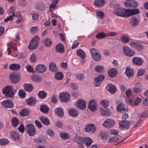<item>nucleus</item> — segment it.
<instances>
[{
    "label": "nucleus",
    "mask_w": 148,
    "mask_h": 148,
    "mask_svg": "<svg viewBox=\"0 0 148 148\" xmlns=\"http://www.w3.org/2000/svg\"><path fill=\"white\" fill-rule=\"evenodd\" d=\"M40 110L42 113L47 114L49 111V109L46 105H42L40 106Z\"/></svg>",
    "instance_id": "58836bf2"
},
{
    "label": "nucleus",
    "mask_w": 148,
    "mask_h": 148,
    "mask_svg": "<svg viewBox=\"0 0 148 148\" xmlns=\"http://www.w3.org/2000/svg\"><path fill=\"white\" fill-rule=\"evenodd\" d=\"M19 123V120L16 117H14L11 120V123L12 125L14 127H16Z\"/></svg>",
    "instance_id": "49530a36"
},
{
    "label": "nucleus",
    "mask_w": 148,
    "mask_h": 148,
    "mask_svg": "<svg viewBox=\"0 0 148 148\" xmlns=\"http://www.w3.org/2000/svg\"><path fill=\"white\" fill-rule=\"evenodd\" d=\"M10 134L12 138L13 139L18 140L20 138V136L17 132L13 131H11Z\"/></svg>",
    "instance_id": "4c0bfd02"
},
{
    "label": "nucleus",
    "mask_w": 148,
    "mask_h": 148,
    "mask_svg": "<svg viewBox=\"0 0 148 148\" xmlns=\"http://www.w3.org/2000/svg\"><path fill=\"white\" fill-rule=\"evenodd\" d=\"M39 119L42 123L45 125H48L49 124V120L46 117L44 116H40Z\"/></svg>",
    "instance_id": "72a5a7b5"
},
{
    "label": "nucleus",
    "mask_w": 148,
    "mask_h": 148,
    "mask_svg": "<svg viewBox=\"0 0 148 148\" xmlns=\"http://www.w3.org/2000/svg\"><path fill=\"white\" fill-rule=\"evenodd\" d=\"M130 45L133 48L139 51L142 50L144 48L143 45L138 42H132L130 43Z\"/></svg>",
    "instance_id": "9d476101"
},
{
    "label": "nucleus",
    "mask_w": 148,
    "mask_h": 148,
    "mask_svg": "<svg viewBox=\"0 0 148 148\" xmlns=\"http://www.w3.org/2000/svg\"><path fill=\"white\" fill-rule=\"evenodd\" d=\"M90 52L92 58L95 61H98L101 59V55L99 51L95 49H91Z\"/></svg>",
    "instance_id": "20e7f679"
},
{
    "label": "nucleus",
    "mask_w": 148,
    "mask_h": 148,
    "mask_svg": "<svg viewBox=\"0 0 148 148\" xmlns=\"http://www.w3.org/2000/svg\"><path fill=\"white\" fill-rule=\"evenodd\" d=\"M96 16L100 19H102L104 17V14L102 11H97L96 12Z\"/></svg>",
    "instance_id": "603ef678"
},
{
    "label": "nucleus",
    "mask_w": 148,
    "mask_h": 148,
    "mask_svg": "<svg viewBox=\"0 0 148 148\" xmlns=\"http://www.w3.org/2000/svg\"><path fill=\"white\" fill-rule=\"evenodd\" d=\"M142 90V87L139 83H137L134 86V92L136 93L141 92Z\"/></svg>",
    "instance_id": "c756f323"
},
{
    "label": "nucleus",
    "mask_w": 148,
    "mask_h": 148,
    "mask_svg": "<svg viewBox=\"0 0 148 148\" xmlns=\"http://www.w3.org/2000/svg\"><path fill=\"white\" fill-rule=\"evenodd\" d=\"M75 77L77 80L81 81L84 79V75L83 74L79 73L76 75Z\"/></svg>",
    "instance_id": "5fc2aeb1"
},
{
    "label": "nucleus",
    "mask_w": 148,
    "mask_h": 148,
    "mask_svg": "<svg viewBox=\"0 0 148 148\" xmlns=\"http://www.w3.org/2000/svg\"><path fill=\"white\" fill-rule=\"evenodd\" d=\"M117 7L114 8L113 12V14L117 16L127 18L133 15H137L140 13V11L138 8L134 9H126L119 7L117 5Z\"/></svg>",
    "instance_id": "f257e3e1"
},
{
    "label": "nucleus",
    "mask_w": 148,
    "mask_h": 148,
    "mask_svg": "<svg viewBox=\"0 0 148 148\" xmlns=\"http://www.w3.org/2000/svg\"><path fill=\"white\" fill-rule=\"evenodd\" d=\"M79 108L81 109H84L86 107V103L85 101L82 99H79L77 102Z\"/></svg>",
    "instance_id": "bb28decb"
},
{
    "label": "nucleus",
    "mask_w": 148,
    "mask_h": 148,
    "mask_svg": "<svg viewBox=\"0 0 148 148\" xmlns=\"http://www.w3.org/2000/svg\"><path fill=\"white\" fill-rule=\"evenodd\" d=\"M8 140L7 139H0V145H4L8 143Z\"/></svg>",
    "instance_id": "6e6d98bb"
},
{
    "label": "nucleus",
    "mask_w": 148,
    "mask_h": 148,
    "mask_svg": "<svg viewBox=\"0 0 148 148\" xmlns=\"http://www.w3.org/2000/svg\"><path fill=\"white\" fill-rule=\"evenodd\" d=\"M100 136L103 140H105L107 139V136L105 132H101L99 134Z\"/></svg>",
    "instance_id": "13d9d810"
},
{
    "label": "nucleus",
    "mask_w": 148,
    "mask_h": 148,
    "mask_svg": "<svg viewBox=\"0 0 148 148\" xmlns=\"http://www.w3.org/2000/svg\"><path fill=\"white\" fill-rule=\"evenodd\" d=\"M96 130V128L93 124H88L85 127V130L86 132L93 133Z\"/></svg>",
    "instance_id": "f3484780"
},
{
    "label": "nucleus",
    "mask_w": 148,
    "mask_h": 148,
    "mask_svg": "<svg viewBox=\"0 0 148 148\" xmlns=\"http://www.w3.org/2000/svg\"><path fill=\"white\" fill-rule=\"evenodd\" d=\"M23 87L24 89L27 92H31L33 89V86L31 84H26L24 85Z\"/></svg>",
    "instance_id": "c9c22d12"
},
{
    "label": "nucleus",
    "mask_w": 148,
    "mask_h": 148,
    "mask_svg": "<svg viewBox=\"0 0 148 148\" xmlns=\"http://www.w3.org/2000/svg\"><path fill=\"white\" fill-rule=\"evenodd\" d=\"M32 80L35 82H38L41 80V77L39 75H36L32 76Z\"/></svg>",
    "instance_id": "8fccbe9b"
},
{
    "label": "nucleus",
    "mask_w": 148,
    "mask_h": 148,
    "mask_svg": "<svg viewBox=\"0 0 148 148\" xmlns=\"http://www.w3.org/2000/svg\"><path fill=\"white\" fill-rule=\"evenodd\" d=\"M43 42L45 46L47 47H50L52 43L51 39L48 38H47L44 40Z\"/></svg>",
    "instance_id": "79ce46f5"
},
{
    "label": "nucleus",
    "mask_w": 148,
    "mask_h": 148,
    "mask_svg": "<svg viewBox=\"0 0 148 148\" xmlns=\"http://www.w3.org/2000/svg\"><path fill=\"white\" fill-rule=\"evenodd\" d=\"M47 69L45 65L42 64H39L35 67V70L36 73H42L46 71Z\"/></svg>",
    "instance_id": "f8f14e48"
},
{
    "label": "nucleus",
    "mask_w": 148,
    "mask_h": 148,
    "mask_svg": "<svg viewBox=\"0 0 148 148\" xmlns=\"http://www.w3.org/2000/svg\"><path fill=\"white\" fill-rule=\"evenodd\" d=\"M55 78L58 80H61L63 77V74L61 72H57L55 75Z\"/></svg>",
    "instance_id": "de8ad7c7"
},
{
    "label": "nucleus",
    "mask_w": 148,
    "mask_h": 148,
    "mask_svg": "<svg viewBox=\"0 0 148 148\" xmlns=\"http://www.w3.org/2000/svg\"><path fill=\"white\" fill-rule=\"evenodd\" d=\"M2 105L6 108H12L14 105L12 101L10 99L4 100L1 102Z\"/></svg>",
    "instance_id": "9b49d317"
},
{
    "label": "nucleus",
    "mask_w": 148,
    "mask_h": 148,
    "mask_svg": "<svg viewBox=\"0 0 148 148\" xmlns=\"http://www.w3.org/2000/svg\"><path fill=\"white\" fill-rule=\"evenodd\" d=\"M60 136L61 138L64 140H67L69 138L68 134L66 133H61L60 134Z\"/></svg>",
    "instance_id": "3c124183"
},
{
    "label": "nucleus",
    "mask_w": 148,
    "mask_h": 148,
    "mask_svg": "<svg viewBox=\"0 0 148 148\" xmlns=\"http://www.w3.org/2000/svg\"><path fill=\"white\" fill-rule=\"evenodd\" d=\"M36 102L35 99L33 97H31L28 99L26 101L27 105L30 106L34 105Z\"/></svg>",
    "instance_id": "473e14b6"
},
{
    "label": "nucleus",
    "mask_w": 148,
    "mask_h": 148,
    "mask_svg": "<svg viewBox=\"0 0 148 148\" xmlns=\"http://www.w3.org/2000/svg\"><path fill=\"white\" fill-rule=\"evenodd\" d=\"M38 29L37 27H31L30 31L32 33L35 34L37 31Z\"/></svg>",
    "instance_id": "69168bd1"
},
{
    "label": "nucleus",
    "mask_w": 148,
    "mask_h": 148,
    "mask_svg": "<svg viewBox=\"0 0 148 148\" xmlns=\"http://www.w3.org/2000/svg\"><path fill=\"white\" fill-rule=\"evenodd\" d=\"M74 141L78 144L79 148H84V138L76 136L75 138Z\"/></svg>",
    "instance_id": "2eb2a0df"
},
{
    "label": "nucleus",
    "mask_w": 148,
    "mask_h": 148,
    "mask_svg": "<svg viewBox=\"0 0 148 148\" xmlns=\"http://www.w3.org/2000/svg\"><path fill=\"white\" fill-rule=\"evenodd\" d=\"M95 71L96 72L102 73L104 71V67L101 65H97L95 68Z\"/></svg>",
    "instance_id": "37998d69"
},
{
    "label": "nucleus",
    "mask_w": 148,
    "mask_h": 148,
    "mask_svg": "<svg viewBox=\"0 0 148 148\" xmlns=\"http://www.w3.org/2000/svg\"><path fill=\"white\" fill-rule=\"evenodd\" d=\"M123 51L124 54L127 56L132 57L134 55V51L127 47L123 46Z\"/></svg>",
    "instance_id": "1a4fd4ad"
},
{
    "label": "nucleus",
    "mask_w": 148,
    "mask_h": 148,
    "mask_svg": "<svg viewBox=\"0 0 148 148\" xmlns=\"http://www.w3.org/2000/svg\"><path fill=\"white\" fill-rule=\"evenodd\" d=\"M59 99L62 102H66L70 99V95L67 92H62L60 94Z\"/></svg>",
    "instance_id": "6e6552de"
},
{
    "label": "nucleus",
    "mask_w": 148,
    "mask_h": 148,
    "mask_svg": "<svg viewBox=\"0 0 148 148\" xmlns=\"http://www.w3.org/2000/svg\"><path fill=\"white\" fill-rule=\"evenodd\" d=\"M26 69L28 72L31 73H34V71L32 66L30 65H28L26 66Z\"/></svg>",
    "instance_id": "0e129e2a"
},
{
    "label": "nucleus",
    "mask_w": 148,
    "mask_h": 148,
    "mask_svg": "<svg viewBox=\"0 0 148 148\" xmlns=\"http://www.w3.org/2000/svg\"><path fill=\"white\" fill-rule=\"evenodd\" d=\"M100 112L102 115L107 116H109L111 113L109 109L106 108L103 109L102 108H100Z\"/></svg>",
    "instance_id": "393cba45"
},
{
    "label": "nucleus",
    "mask_w": 148,
    "mask_h": 148,
    "mask_svg": "<svg viewBox=\"0 0 148 148\" xmlns=\"http://www.w3.org/2000/svg\"><path fill=\"white\" fill-rule=\"evenodd\" d=\"M22 18V16L20 14H18L17 16V19L16 21V24L19 23L21 21Z\"/></svg>",
    "instance_id": "338daca9"
},
{
    "label": "nucleus",
    "mask_w": 148,
    "mask_h": 148,
    "mask_svg": "<svg viewBox=\"0 0 148 148\" xmlns=\"http://www.w3.org/2000/svg\"><path fill=\"white\" fill-rule=\"evenodd\" d=\"M40 38L38 36H35L30 41L28 45V48L30 50L35 49L38 46Z\"/></svg>",
    "instance_id": "f03ea898"
},
{
    "label": "nucleus",
    "mask_w": 148,
    "mask_h": 148,
    "mask_svg": "<svg viewBox=\"0 0 148 148\" xmlns=\"http://www.w3.org/2000/svg\"><path fill=\"white\" fill-rule=\"evenodd\" d=\"M108 90L109 92L112 93H114L116 92V88L113 84H108Z\"/></svg>",
    "instance_id": "ea45409f"
},
{
    "label": "nucleus",
    "mask_w": 148,
    "mask_h": 148,
    "mask_svg": "<svg viewBox=\"0 0 148 148\" xmlns=\"http://www.w3.org/2000/svg\"><path fill=\"white\" fill-rule=\"evenodd\" d=\"M26 132L29 136H33L36 133V130L34 125L32 124H29L25 127Z\"/></svg>",
    "instance_id": "39448f33"
},
{
    "label": "nucleus",
    "mask_w": 148,
    "mask_h": 148,
    "mask_svg": "<svg viewBox=\"0 0 148 148\" xmlns=\"http://www.w3.org/2000/svg\"><path fill=\"white\" fill-rule=\"evenodd\" d=\"M35 8L36 9L39 11H44L45 9V6L42 3H38L35 4Z\"/></svg>",
    "instance_id": "4be33fe9"
},
{
    "label": "nucleus",
    "mask_w": 148,
    "mask_h": 148,
    "mask_svg": "<svg viewBox=\"0 0 148 148\" xmlns=\"http://www.w3.org/2000/svg\"><path fill=\"white\" fill-rule=\"evenodd\" d=\"M139 23V20L135 17H132L130 18V23L132 26L136 27Z\"/></svg>",
    "instance_id": "412c9836"
},
{
    "label": "nucleus",
    "mask_w": 148,
    "mask_h": 148,
    "mask_svg": "<svg viewBox=\"0 0 148 148\" xmlns=\"http://www.w3.org/2000/svg\"><path fill=\"white\" fill-rule=\"evenodd\" d=\"M125 73L128 77H130L134 75V72L132 69L127 66L126 68Z\"/></svg>",
    "instance_id": "b1692460"
},
{
    "label": "nucleus",
    "mask_w": 148,
    "mask_h": 148,
    "mask_svg": "<svg viewBox=\"0 0 148 148\" xmlns=\"http://www.w3.org/2000/svg\"><path fill=\"white\" fill-rule=\"evenodd\" d=\"M10 79L13 83H15L19 81L20 78L18 75L16 73H12L10 75Z\"/></svg>",
    "instance_id": "dca6fc26"
},
{
    "label": "nucleus",
    "mask_w": 148,
    "mask_h": 148,
    "mask_svg": "<svg viewBox=\"0 0 148 148\" xmlns=\"http://www.w3.org/2000/svg\"><path fill=\"white\" fill-rule=\"evenodd\" d=\"M115 125V122L111 119H107L103 123L102 125L104 127L110 128L113 127Z\"/></svg>",
    "instance_id": "0eeeda50"
},
{
    "label": "nucleus",
    "mask_w": 148,
    "mask_h": 148,
    "mask_svg": "<svg viewBox=\"0 0 148 148\" xmlns=\"http://www.w3.org/2000/svg\"><path fill=\"white\" fill-rule=\"evenodd\" d=\"M116 109L117 111L119 112L122 111H126L127 110L126 105L122 103L118 104L117 106Z\"/></svg>",
    "instance_id": "5701e85b"
},
{
    "label": "nucleus",
    "mask_w": 148,
    "mask_h": 148,
    "mask_svg": "<svg viewBox=\"0 0 148 148\" xmlns=\"http://www.w3.org/2000/svg\"><path fill=\"white\" fill-rule=\"evenodd\" d=\"M49 67L50 71L52 72H56L58 70L56 64L53 63H50Z\"/></svg>",
    "instance_id": "a19ab883"
},
{
    "label": "nucleus",
    "mask_w": 148,
    "mask_h": 148,
    "mask_svg": "<svg viewBox=\"0 0 148 148\" xmlns=\"http://www.w3.org/2000/svg\"><path fill=\"white\" fill-rule=\"evenodd\" d=\"M92 140L89 137H86L84 138V143L86 147H89L92 143Z\"/></svg>",
    "instance_id": "cd10ccee"
},
{
    "label": "nucleus",
    "mask_w": 148,
    "mask_h": 148,
    "mask_svg": "<svg viewBox=\"0 0 148 148\" xmlns=\"http://www.w3.org/2000/svg\"><path fill=\"white\" fill-rule=\"evenodd\" d=\"M3 94H5L6 98H12L14 95V92L12 89V87L10 86H5L2 90Z\"/></svg>",
    "instance_id": "7ed1b4c3"
},
{
    "label": "nucleus",
    "mask_w": 148,
    "mask_h": 148,
    "mask_svg": "<svg viewBox=\"0 0 148 148\" xmlns=\"http://www.w3.org/2000/svg\"><path fill=\"white\" fill-rule=\"evenodd\" d=\"M104 78V76L103 75H98L95 77L94 79V85L95 87H98L100 85V82L103 81Z\"/></svg>",
    "instance_id": "ddd939ff"
},
{
    "label": "nucleus",
    "mask_w": 148,
    "mask_h": 148,
    "mask_svg": "<svg viewBox=\"0 0 148 148\" xmlns=\"http://www.w3.org/2000/svg\"><path fill=\"white\" fill-rule=\"evenodd\" d=\"M121 40L124 42L126 43L129 41V38L126 36H123L120 37Z\"/></svg>",
    "instance_id": "bf43d9fd"
},
{
    "label": "nucleus",
    "mask_w": 148,
    "mask_h": 148,
    "mask_svg": "<svg viewBox=\"0 0 148 148\" xmlns=\"http://www.w3.org/2000/svg\"><path fill=\"white\" fill-rule=\"evenodd\" d=\"M29 113V112L28 110L25 108H23L20 111L19 114L21 116H28Z\"/></svg>",
    "instance_id": "c03bdc74"
},
{
    "label": "nucleus",
    "mask_w": 148,
    "mask_h": 148,
    "mask_svg": "<svg viewBox=\"0 0 148 148\" xmlns=\"http://www.w3.org/2000/svg\"><path fill=\"white\" fill-rule=\"evenodd\" d=\"M55 112L56 114L59 117H62L64 115V112L62 109L60 108H55Z\"/></svg>",
    "instance_id": "f704fd0d"
},
{
    "label": "nucleus",
    "mask_w": 148,
    "mask_h": 148,
    "mask_svg": "<svg viewBox=\"0 0 148 148\" xmlns=\"http://www.w3.org/2000/svg\"><path fill=\"white\" fill-rule=\"evenodd\" d=\"M145 72V70L144 69H140L138 70L137 73L138 76L140 77L143 75Z\"/></svg>",
    "instance_id": "4d7b16f0"
},
{
    "label": "nucleus",
    "mask_w": 148,
    "mask_h": 148,
    "mask_svg": "<svg viewBox=\"0 0 148 148\" xmlns=\"http://www.w3.org/2000/svg\"><path fill=\"white\" fill-rule=\"evenodd\" d=\"M119 127L122 130H127L130 127V123L127 121L122 120L119 124Z\"/></svg>",
    "instance_id": "4468645a"
},
{
    "label": "nucleus",
    "mask_w": 148,
    "mask_h": 148,
    "mask_svg": "<svg viewBox=\"0 0 148 148\" xmlns=\"http://www.w3.org/2000/svg\"><path fill=\"white\" fill-rule=\"evenodd\" d=\"M18 94L19 97L22 98H24L26 95L25 92L22 90H19Z\"/></svg>",
    "instance_id": "864d4df0"
},
{
    "label": "nucleus",
    "mask_w": 148,
    "mask_h": 148,
    "mask_svg": "<svg viewBox=\"0 0 148 148\" xmlns=\"http://www.w3.org/2000/svg\"><path fill=\"white\" fill-rule=\"evenodd\" d=\"M31 15L32 19L34 21H36L37 20L39 17L38 14L36 13H32L31 14Z\"/></svg>",
    "instance_id": "e2e57ef3"
},
{
    "label": "nucleus",
    "mask_w": 148,
    "mask_h": 148,
    "mask_svg": "<svg viewBox=\"0 0 148 148\" xmlns=\"http://www.w3.org/2000/svg\"><path fill=\"white\" fill-rule=\"evenodd\" d=\"M20 66L19 64H13L9 65V69L12 70L17 71L20 68Z\"/></svg>",
    "instance_id": "e433bc0d"
},
{
    "label": "nucleus",
    "mask_w": 148,
    "mask_h": 148,
    "mask_svg": "<svg viewBox=\"0 0 148 148\" xmlns=\"http://www.w3.org/2000/svg\"><path fill=\"white\" fill-rule=\"evenodd\" d=\"M56 51L60 53H62L64 51V47L63 44L59 43L57 44L55 47Z\"/></svg>",
    "instance_id": "aec40b11"
},
{
    "label": "nucleus",
    "mask_w": 148,
    "mask_h": 148,
    "mask_svg": "<svg viewBox=\"0 0 148 148\" xmlns=\"http://www.w3.org/2000/svg\"><path fill=\"white\" fill-rule=\"evenodd\" d=\"M38 97L41 99L45 98L47 96V93L43 90L40 91L39 92L38 94Z\"/></svg>",
    "instance_id": "a18cd8bd"
},
{
    "label": "nucleus",
    "mask_w": 148,
    "mask_h": 148,
    "mask_svg": "<svg viewBox=\"0 0 148 148\" xmlns=\"http://www.w3.org/2000/svg\"><path fill=\"white\" fill-rule=\"evenodd\" d=\"M133 64L138 66L141 65L143 63V61L142 59L138 57H134L132 59Z\"/></svg>",
    "instance_id": "6ab92c4d"
},
{
    "label": "nucleus",
    "mask_w": 148,
    "mask_h": 148,
    "mask_svg": "<svg viewBox=\"0 0 148 148\" xmlns=\"http://www.w3.org/2000/svg\"><path fill=\"white\" fill-rule=\"evenodd\" d=\"M88 108L92 112H94L96 110L97 104L95 100H91L88 105Z\"/></svg>",
    "instance_id": "a211bd4d"
},
{
    "label": "nucleus",
    "mask_w": 148,
    "mask_h": 148,
    "mask_svg": "<svg viewBox=\"0 0 148 148\" xmlns=\"http://www.w3.org/2000/svg\"><path fill=\"white\" fill-rule=\"evenodd\" d=\"M104 0H95L94 3L95 5L98 8H101L104 5Z\"/></svg>",
    "instance_id": "2f4dec72"
},
{
    "label": "nucleus",
    "mask_w": 148,
    "mask_h": 148,
    "mask_svg": "<svg viewBox=\"0 0 148 148\" xmlns=\"http://www.w3.org/2000/svg\"><path fill=\"white\" fill-rule=\"evenodd\" d=\"M77 55L82 59H84L86 57V55L85 52L82 49H79L76 52Z\"/></svg>",
    "instance_id": "c85d7f7f"
},
{
    "label": "nucleus",
    "mask_w": 148,
    "mask_h": 148,
    "mask_svg": "<svg viewBox=\"0 0 148 148\" xmlns=\"http://www.w3.org/2000/svg\"><path fill=\"white\" fill-rule=\"evenodd\" d=\"M47 134L50 136H54V133L53 130L51 129H48L47 131Z\"/></svg>",
    "instance_id": "774afa93"
},
{
    "label": "nucleus",
    "mask_w": 148,
    "mask_h": 148,
    "mask_svg": "<svg viewBox=\"0 0 148 148\" xmlns=\"http://www.w3.org/2000/svg\"><path fill=\"white\" fill-rule=\"evenodd\" d=\"M107 35L103 32L98 33L96 35V38L97 39L103 38L106 37Z\"/></svg>",
    "instance_id": "09e8293b"
},
{
    "label": "nucleus",
    "mask_w": 148,
    "mask_h": 148,
    "mask_svg": "<svg viewBox=\"0 0 148 148\" xmlns=\"http://www.w3.org/2000/svg\"><path fill=\"white\" fill-rule=\"evenodd\" d=\"M15 15V14L14 13L12 15H10L9 16L7 17L4 19V21L5 22H7L9 21H12L13 20V17Z\"/></svg>",
    "instance_id": "680f3d73"
},
{
    "label": "nucleus",
    "mask_w": 148,
    "mask_h": 148,
    "mask_svg": "<svg viewBox=\"0 0 148 148\" xmlns=\"http://www.w3.org/2000/svg\"><path fill=\"white\" fill-rule=\"evenodd\" d=\"M125 6L127 8L131 7L135 8L138 6V3L135 1L132 0H127L124 3Z\"/></svg>",
    "instance_id": "423d86ee"
},
{
    "label": "nucleus",
    "mask_w": 148,
    "mask_h": 148,
    "mask_svg": "<svg viewBox=\"0 0 148 148\" xmlns=\"http://www.w3.org/2000/svg\"><path fill=\"white\" fill-rule=\"evenodd\" d=\"M68 113L71 116L75 117L77 116L78 114V111L75 108H70L68 111Z\"/></svg>",
    "instance_id": "a878e982"
},
{
    "label": "nucleus",
    "mask_w": 148,
    "mask_h": 148,
    "mask_svg": "<svg viewBox=\"0 0 148 148\" xmlns=\"http://www.w3.org/2000/svg\"><path fill=\"white\" fill-rule=\"evenodd\" d=\"M101 104L104 108H106L108 106V102L106 100H102L100 102Z\"/></svg>",
    "instance_id": "052dcab7"
},
{
    "label": "nucleus",
    "mask_w": 148,
    "mask_h": 148,
    "mask_svg": "<svg viewBox=\"0 0 148 148\" xmlns=\"http://www.w3.org/2000/svg\"><path fill=\"white\" fill-rule=\"evenodd\" d=\"M117 73L116 69L114 68L110 69L108 71V75L111 77H115Z\"/></svg>",
    "instance_id": "7c9ffc66"
}]
</instances>
